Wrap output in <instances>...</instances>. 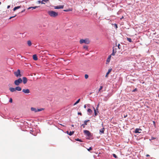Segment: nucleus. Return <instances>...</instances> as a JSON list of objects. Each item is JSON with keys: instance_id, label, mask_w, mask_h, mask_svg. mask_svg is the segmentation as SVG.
Here are the masks:
<instances>
[{"instance_id": "nucleus-38", "label": "nucleus", "mask_w": 159, "mask_h": 159, "mask_svg": "<svg viewBox=\"0 0 159 159\" xmlns=\"http://www.w3.org/2000/svg\"><path fill=\"white\" fill-rule=\"evenodd\" d=\"M137 88H135L132 91V92H135L136 91H137Z\"/></svg>"}, {"instance_id": "nucleus-47", "label": "nucleus", "mask_w": 159, "mask_h": 159, "mask_svg": "<svg viewBox=\"0 0 159 159\" xmlns=\"http://www.w3.org/2000/svg\"><path fill=\"white\" fill-rule=\"evenodd\" d=\"M86 105H84V108H86Z\"/></svg>"}, {"instance_id": "nucleus-30", "label": "nucleus", "mask_w": 159, "mask_h": 159, "mask_svg": "<svg viewBox=\"0 0 159 159\" xmlns=\"http://www.w3.org/2000/svg\"><path fill=\"white\" fill-rule=\"evenodd\" d=\"M75 140L77 141H80V142H82V140L80 139H75Z\"/></svg>"}, {"instance_id": "nucleus-29", "label": "nucleus", "mask_w": 159, "mask_h": 159, "mask_svg": "<svg viewBox=\"0 0 159 159\" xmlns=\"http://www.w3.org/2000/svg\"><path fill=\"white\" fill-rule=\"evenodd\" d=\"M87 111L89 113H91L92 112V111L89 108L87 110Z\"/></svg>"}, {"instance_id": "nucleus-14", "label": "nucleus", "mask_w": 159, "mask_h": 159, "mask_svg": "<svg viewBox=\"0 0 159 159\" xmlns=\"http://www.w3.org/2000/svg\"><path fill=\"white\" fill-rule=\"evenodd\" d=\"M9 90L11 92H14L16 91V89L15 88H13L12 87H10L9 88Z\"/></svg>"}, {"instance_id": "nucleus-4", "label": "nucleus", "mask_w": 159, "mask_h": 159, "mask_svg": "<svg viewBox=\"0 0 159 159\" xmlns=\"http://www.w3.org/2000/svg\"><path fill=\"white\" fill-rule=\"evenodd\" d=\"M14 74L17 77H20L22 76L19 69H18L16 71H15Z\"/></svg>"}, {"instance_id": "nucleus-44", "label": "nucleus", "mask_w": 159, "mask_h": 159, "mask_svg": "<svg viewBox=\"0 0 159 159\" xmlns=\"http://www.w3.org/2000/svg\"><path fill=\"white\" fill-rule=\"evenodd\" d=\"M84 121H85V122H86V123H87V122L89 121V120H85Z\"/></svg>"}, {"instance_id": "nucleus-35", "label": "nucleus", "mask_w": 159, "mask_h": 159, "mask_svg": "<svg viewBox=\"0 0 159 159\" xmlns=\"http://www.w3.org/2000/svg\"><path fill=\"white\" fill-rule=\"evenodd\" d=\"M80 101V99H79L76 102V103H77L78 104L79 103Z\"/></svg>"}, {"instance_id": "nucleus-18", "label": "nucleus", "mask_w": 159, "mask_h": 159, "mask_svg": "<svg viewBox=\"0 0 159 159\" xmlns=\"http://www.w3.org/2000/svg\"><path fill=\"white\" fill-rule=\"evenodd\" d=\"M38 7H37V6H35V7H30L29 8H27V9L29 10L30 9H32L33 10V9H35Z\"/></svg>"}, {"instance_id": "nucleus-31", "label": "nucleus", "mask_w": 159, "mask_h": 159, "mask_svg": "<svg viewBox=\"0 0 159 159\" xmlns=\"http://www.w3.org/2000/svg\"><path fill=\"white\" fill-rule=\"evenodd\" d=\"M84 77H85V78L86 79H88V77H89V75H87V74H85V76H84Z\"/></svg>"}, {"instance_id": "nucleus-5", "label": "nucleus", "mask_w": 159, "mask_h": 159, "mask_svg": "<svg viewBox=\"0 0 159 159\" xmlns=\"http://www.w3.org/2000/svg\"><path fill=\"white\" fill-rule=\"evenodd\" d=\"M80 44L84 43L85 44H88L89 43V40L81 39L80 40Z\"/></svg>"}, {"instance_id": "nucleus-55", "label": "nucleus", "mask_w": 159, "mask_h": 159, "mask_svg": "<svg viewBox=\"0 0 159 159\" xmlns=\"http://www.w3.org/2000/svg\"><path fill=\"white\" fill-rule=\"evenodd\" d=\"M1 2H0V5L1 4Z\"/></svg>"}, {"instance_id": "nucleus-20", "label": "nucleus", "mask_w": 159, "mask_h": 159, "mask_svg": "<svg viewBox=\"0 0 159 159\" xmlns=\"http://www.w3.org/2000/svg\"><path fill=\"white\" fill-rule=\"evenodd\" d=\"M20 7H21V6H18L15 7L13 9V11H15L16 10L19 9L20 8Z\"/></svg>"}, {"instance_id": "nucleus-49", "label": "nucleus", "mask_w": 159, "mask_h": 159, "mask_svg": "<svg viewBox=\"0 0 159 159\" xmlns=\"http://www.w3.org/2000/svg\"><path fill=\"white\" fill-rule=\"evenodd\" d=\"M98 107H99V104H98V105L97 107V108H96V109H97V110H98Z\"/></svg>"}, {"instance_id": "nucleus-21", "label": "nucleus", "mask_w": 159, "mask_h": 159, "mask_svg": "<svg viewBox=\"0 0 159 159\" xmlns=\"http://www.w3.org/2000/svg\"><path fill=\"white\" fill-rule=\"evenodd\" d=\"M94 110V116H96L98 115L97 112H98V111L97 112L96 111V110L95 109L94 107H93Z\"/></svg>"}, {"instance_id": "nucleus-10", "label": "nucleus", "mask_w": 159, "mask_h": 159, "mask_svg": "<svg viewBox=\"0 0 159 159\" xmlns=\"http://www.w3.org/2000/svg\"><path fill=\"white\" fill-rule=\"evenodd\" d=\"M142 130L140 129L137 128L135 129V133H141V132L139 131H141Z\"/></svg>"}, {"instance_id": "nucleus-37", "label": "nucleus", "mask_w": 159, "mask_h": 159, "mask_svg": "<svg viewBox=\"0 0 159 159\" xmlns=\"http://www.w3.org/2000/svg\"><path fill=\"white\" fill-rule=\"evenodd\" d=\"M84 48H85L86 49H88L87 46L86 45L84 46L83 47Z\"/></svg>"}, {"instance_id": "nucleus-40", "label": "nucleus", "mask_w": 159, "mask_h": 159, "mask_svg": "<svg viewBox=\"0 0 159 159\" xmlns=\"http://www.w3.org/2000/svg\"><path fill=\"white\" fill-rule=\"evenodd\" d=\"M9 102L11 103L12 102V100L11 98L9 100Z\"/></svg>"}, {"instance_id": "nucleus-1", "label": "nucleus", "mask_w": 159, "mask_h": 159, "mask_svg": "<svg viewBox=\"0 0 159 159\" xmlns=\"http://www.w3.org/2000/svg\"><path fill=\"white\" fill-rule=\"evenodd\" d=\"M48 14L51 17H56L58 15V13L53 11H50L48 12Z\"/></svg>"}, {"instance_id": "nucleus-23", "label": "nucleus", "mask_w": 159, "mask_h": 159, "mask_svg": "<svg viewBox=\"0 0 159 159\" xmlns=\"http://www.w3.org/2000/svg\"><path fill=\"white\" fill-rule=\"evenodd\" d=\"M27 44L29 46H31L32 44V43L31 41L30 40H28L27 41Z\"/></svg>"}, {"instance_id": "nucleus-54", "label": "nucleus", "mask_w": 159, "mask_h": 159, "mask_svg": "<svg viewBox=\"0 0 159 159\" xmlns=\"http://www.w3.org/2000/svg\"><path fill=\"white\" fill-rule=\"evenodd\" d=\"M116 25V27H117V25L116 24H115Z\"/></svg>"}, {"instance_id": "nucleus-26", "label": "nucleus", "mask_w": 159, "mask_h": 159, "mask_svg": "<svg viewBox=\"0 0 159 159\" xmlns=\"http://www.w3.org/2000/svg\"><path fill=\"white\" fill-rule=\"evenodd\" d=\"M74 133V132L73 131H70V132H69V133H68V134H69V135L71 136Z\"/></svg>"}, {"instance_id": "nucleus-7", "label": "nucleus", "mask_w": 159, "mask_h": 159, "mask_svg": "<svg viewBox=\"0 0 159 159\" xmlns=\"http://www.w3.org/2000/svg\"><path fill=\"white\" fill-rule=\"evenodd\" d=\"M22 91L25 93L28 94L30 93V90L29 89H24L22 90Z\"/></svg>"}, {"instance_id": "nucleus-2", "label": "nucleus", "mask_w": 159, "mask_h": 159, "mask_svg": "<svg viewBox=\"0 0 159 159\" xmlns=\"http://www.w3.org/2000/svg\"><path fill=\"white\" fill-rule=\"evenodd\" d=\"M84 133L85 134V135L89 137V138L88 139H90L92 136V134L88 130H84Z\"/></svg>"}, {"instance_id": "nucleus-11", "label": "nucleus", "mask_w": 159, "mask_h": 159, "mask_svg": "<svg viewBox=\"0 0 159 159\" xmlns=\"http://www.w3.org/2000/svg\"><path fill=\"white\" fill-rule=\"evenodd\" d=\"M116 49L115 50L114 49V48H113V50H112V53L110 55L111 56H114L115 55V53H116Z\"/></svg>"}, {"instance_id": "nucleus-50", "label": "nucleus", "mask_w": 159, "mask_h": 159, "mask_svg": "<svg viewBox=\"0 0 159 159\" xmlns=\"http://www.w3.org/2000/svg\"><path fill=\"white\" fill-rule=\"evenodd\" d=\"M155 138L154 137H152L151 138V140H152V139H155Z\"/></svg>"}, {"instance_id": "nucleus-12", "label": "nucleus", "mask_w": 159, "mask_h": 159, "mask_svg": "<svg viewBox=\"0 0 159 159\" xmlns=\"http://www.w3.org/2000/svg\"><path fill=\"white\" fill-rule=\"evenodd\" d=\"M33 59L35 61H36L38 60L36 54H34L33 56Z\"/></svg>"}, {"instance_id": "nucleus-36", "label": "nucleus", "mask_w": 159, "mask_h": 159, "mask_svg": "<svg viewBox=\"0 0 159 159\" xmlns=\"http://www.w3.org/2000/svg\"><path fill=\"white\" fill-rule=\"evenodd\" d=\"M16 16V15L15 16H11L9 18V19H11V18H13V17H15Z\"/></svg>"}, {"instance_id": "nucleus-19", "label": "nucleus", "mask_w": 159, "mask_h": 159, "mask_svg": "<svg viewBox=\"0 0 159 159\" xmlns=\"http://www.w3.org/2000/svg\"><path fill=\"white\" fill-rule=\"evenodd\" d=\"M104 128H103L102 129H101L100 130V134H104Z\"/></svg>"}, {"instance_id": "nucleus-43", "label": "nucleus", "mask_w": 159, "mask_h": 159, "mask_svg": "<svg viewBox=\"0 0 159 159\" xmlns=\"http://www.w3.org/2000/svg\"><path fill=\"white\" fill-rule=\"evenodd\" d=\"M25 11V9H24V10H23L22 11H21V13H23V12H24V11Z\"/></svg>"}, {"instance_id": "nucleus-13", "label": "nucleus", "mask_w": 159, "mask_h": 159, "mask_svg": "<svg viewBox=\"0 0 159 159\" xmlns=\"http://www.w3.org/2000/svg\"><path fill=\"white\" fill-rule=\"evenodd\" d=\"M111 70H112V69H108V71L107 72V73L106 74V75L105 76V77H107L108 75L110 73L111 71Z\"/></svg>"}, {"instance_id": "nucleus-53", "label": "nucleus", "mask_w": 159, "mask_h": 159, "mask_svg": "<svg viewBox=\"0 0 159 159\" xmlns=\"http://www.w3.org/2000/svg\"><path fill=\"white\" fill-rule=\"evenodd\" d=\"M149 156V155H147V156Z\"/></svg>"}, {"instance_id": "nucleus-6", "label": "nucleus", "mask_w": 159, "mask_h": 159, "mask_svg": "<svg viewBox=\"0 0 159 159\" xmlns=\"http://www.w3.org/2000/svg\"><path fill=\"white\" fill-rule=\"evenodd\" d=\"M112 94L111 93H109L108 95L105 96V98L103 99V100L105 101H107L108 100V98L112 95Z\"/></svg>"}, {"instance_id": "nucleus-27", "label": "nucleus", "mask_w": 159, "mask_h": 159, "mask_svg": "<svg viewBox=\"0 0 159 159\" xmlns=\"http://www.w3.org/2000/svg\"><path fill=\"white\" fill-rule=\"evenodd\" d=\"M127 41H128L130 43H131L132 42L131 39L130 38L127 37Z\"/></svg>"}, {"instance_id": "nucleus-45", "label": "nucleus", "mask_w": 159, "mask_h": 159, "mask_svg": "<svg viewBox=\"0 0 159 159\" xmlns=\"http://www.w3.org/2000/svg\"><path fill=\"white\" fill-rule=\"evenodd\" d=\"M77 104V103H76V102H75V103L73 105L75 106V105H76Z\"/></svg>"}, {"instance_id": "nucleus-3", "label": "nucleus", "mask_w": 159, "mask_h": 159, "mask_svg": "<svg viewBox=\"0 0 159 159\" xmlns=\"http://www.w3.org/2000/svg\"><path fill=\"white\" fill-rule=\"evenodd\" d=\"M22 82V80L20 78H19L14 81V83L16 85L18 86Z\"/></svg>"}, {"instance_id": "nucleus-42", "label": "nucleus", "mask_w": 159, "mask_h": 159, "mask_svg": "<svg viewBox=\"0 0 159 159\" xmlns=\"http://www.w3.org/2000/svg\"><path fill=\"white\" fill-rule=\"evenodd\" d=\"M78 114L80 115H82V113L81 112H78Z\"/></svg>"}, {"instance_id": "nucleus-41", "label": "nucleus", "mask_w": 159, "mask_h": 159, "mask_svg": "<svg viewBox=\"0 0 159 159\" xmlns=\"http://www.w3.org/2000/svg\"><path fill=\"white\" fill-rule=\"evenodd\" d=\"M37 2L38 3H39V4H40V3H41V1H37Z\"/></svg>"}, {"instance_id": "nucleus-15", "label": "nucleus", "mask_w": 159, "mask_h": 159, "mask_svg": "<svg viewBox=\"0 0 159 159\" xmlns=\"http://www.w3.org/2000/svg\"><path fill=\"white\" fill-rule=\"evenodd\" d=\"M16 90L20 91L21 90V88L20 87L17 86L15 88Z\"/></svg>"}, {"instance_id": "nucleus-34", "label": "nucleus", "mask_w": 159, "mask_h": 159, "mask_svg": "<svg viewBox=\"0 0 159 159\" xmlns=\"http://www.w3.org/2000/svg\"><path fill=\"white\" fill-rule=\"evenodd\" d=\"M92 149V148L91 147H90L88 149V151H89L90 150H91Z\"/></svg>"}, {"instance_id": "nucleus-22", "label": "nucleus", "mask_w": 159, "mask_h": 159, "mask_svg": "<svg viewBox=\"0 0 159 159\" xmlns=\"http://www.w3.org/2000/svg\"><path fill=\"white\" fill-rule=\"evenodd\" d=\"M33 132V131H32V130H30V133L31 134H33V135L34 136H35L36 135V133L35 132H34L33 133H32V132Z\"/></svg>"}, {"instance_id": "nucleus-16", "label": "nucleus", "mask_w": 159, "mask_h": 159, "mask_svg": "<svg viewBox=\"0 0 159 159\" xmlns=\"http://www.w3.org/2000/svg\"><path fill=\"white\" fill-rule=\"evenodd\" d=\"M111 56V55H110L108 56V58H107V61H106L107 64L110 61Z\"/></svg>"}, {"instance_id": "nucleus-32", "label": "nucleus", "mask_w": 159, "mask_h": 159, "mask_svg": "<svg viewBox=\"0 0 159 159\" xmlns=\"http://www.w3.org/2000/svg\"><path fill=\"white\" fill-rule=\"evenodd\" d=\"M112 155H113V157H114L115 158H117V156L115 154H112Z\"/></svg>"}, {"instance_id": "nucleus-17", "label": "nucleus", "mask_w": 159, "mask_h": 159, "mask_svg": "<svg viewBox=\"0 0 159 159\" xmlns=\"http://www.w3.org/2000/svg\"><path fill=\"white\" fill-rule=\"evenodd\" d=\"M31 110L32 111H34L35 112H37V109L34 107H32L31 108Z\"/></svg>"}, {"instance_id": "nucleus-52", "label": "nucleus", "mask_w": 159, "mask_h": 159, "mask_svg": "<svg viewBox=\"0 0 159 159\" xmlns=\"http://www.w3.org/2000/svg\"><path fill=\"white\" fill-rule=\"evenodd\" d=\"M66 132H67V134H68V133H69V132L68 131H67Z\"/></svg>"}, {"instance_id": "nucleus-48", "label": "nucleus", "mask_w": 159, "mask_h": 159, "mask_svg": "<svg viewBox=\"0 0 159 159\" xmlns=\"http://www.w3.org/2000/svg\"><path fill=\"white\" fill-rule=\"evenodd\" d=\"M153 124L155 125V122L154 121H153Z\"/></svg>"}, {"instance_id": "nucleus-24", "label": "nucleus", "mask_w": 159, "mask_h": 159, "mask_svg": "<svg viewBox=\"0 0 159 159\" xmlns=\"http://www.w3.org/2000/svg\"><path fill=\"white\" fill-rule=\"evenodd\" d=\"M48 1V0H42L41 1V4H45V3H44V2H46Z\"/></svg>"}, {"instance_id": "nucleus-33", "label": "nucleus", "mask_w": 159, "mask_h": 159, "mask_svg": "<svg viewBox=\"0 0 159 159\" xmlns=\"http://www.w3.org/2000/svg\"><path fill=\"white\" fill-rule=\"evenodd\" d=\"M103 88V87L102 86H100L99 89L98 91H100Z\"/></svg>"}, {"instance_id": "nucleus-25", "label": "nucleus", "mask_w": 159, "mask_h": 159, "mask_svg": "<svg viewBox=\"0 0 159 159\" xmlns=\"http://www.w3.org/2000/svg\"><path fill=\"white\" fill-rule=\"evenodd\" d=\"M87 125V123L86 122H85V121H84V124H82L81 125V126H83V128H84L85 127V125Z\"/></svg>"}, {"instance_id": "nucleus-28", "label": "nucleus", "mask_w": 159, "mask_h": 159, "mask_svg": "<svg viewBox=\"0 0 159 159\" xmlns=\"http://www.w3.org/2000/svg\"><path fill=\"white\" fill-rule=\"evenodd\" d=\"M44 110V109L43 108H40V109H37V112L38 111H41L43 110Z\"/></svg>"}, {"instance_id": "nucleus-9", "label": "nucleus", "mask_w": 159, "mask_h": 159, "mask_svg": "<svg viewBox=\"0 0 159 159\" xmlns=\"http://www.w3.org/2000/svg\"><path fill=\"white\" fill-rule=\"evenodd\" d=\"M22 81L24 84H26L27 81V79L26 77H23L22 78Z\"/></svg>"}, {"instance_id": "nucleus-8", "label": "nucleus", "mask_w": 159, "mask_h": 159, "mask_svg": "<svg viewBox=\"0 0 159 159\" xmlns=\"http://www.w3.org/2000/svg\"><path fill=\"white\" fill-rule=\"evenodd\" d=\"M64 5H59L54 7L55 9H63L64 7Z\"/></svg>"}, {"instance_id": "nucleus-39", "label": "nucleus", "mask_w": 159, "mask_h": 159, "mask_svg": "<svg viewBox=\"0 0 159 159\" xmlns=\"http://www.w3.org/2000/svg\"><path fill=\"white\" fill-rule=\"evenodd\" d=\"M118 48L119 49H120V44H118Z\"/></svg>"}, {"instance_id": "nucleus-51", "label": "nucleus", "mask_w": 159, "mask_h": 159, "mask_svg": "<svg viewBox=\"0 0 159 159\" xmlns=\"http://www.w3.org/2000/svg\"><path fill=\"white\" fill-rule=\"evenodd\" d=\"M71 126H72V127H74V126L73 125H71Z\"/></svg>"}, {"instance_id": "nucleus-46", "label": "nucleus", "mask_w": 159, "mask_h": 159, "mask_svg": "<svg viewBox=\"0 0 159 159\" xmlns=\"http://www.w3.org/2000/svg\"><path fill=\"white\" fill-rule=\"evenodd\" d=\"M10 6H9V5L8 6H7V8L8 9L9 8H10Z\"/></svg>"}, {"instance_id": "nucleus-56", "label": "nucleus", "mask_w": 159, "mask_h": 159, "mask_svg": "<svg viewBox=\"0 0 159 159\" xmlns=\"http://www.w3.org/2000/svg\"><path fill=\"white\" fill-rule=\"evenodd\" d=\"M158 97L159 98V94L158 95Z\"/></svg>"}]
</instances>
